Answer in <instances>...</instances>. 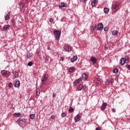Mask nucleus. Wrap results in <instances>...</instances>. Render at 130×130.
<instances>
[{"mask_svg": "<svg viewBox=\"0 0 130 130\" xmlns=\"http://www.w3.org/2000/svg\"><path fill=\"white\" fill-rule=\"evenodd\" d=\"M9 74H10V71H9L3 70L2 71V75H3V76L9 75Z\"/></svg>", "mask_w": 130, "mask_h": 130, "instance_id": "nucleus-7", "label": "nucleus"}, {"mask_svg": "<svg viewBox=\"0 0 130 130\" xmlns=\"http://www.w3.org/2000/svg\"><path fill=\"white\" fill-rule=\"evenodd\" d=\"M80 3H82V2H84V1H83V0H80Z\"/></svg>", "mask_w": 130, "mask_h": 130, "instance_id": "nucleus-50", "label": "nucleus"}, {"mask_svg": "<svg viewBox=\"0 0 130 130\" xmlns=\"http://www.w3.org/2000/svg\"><path fill=\"white\" fill-rule=\"evenodd\" d=\"M77 59H78V56L75 55L71 59V62H75Z\"/></svg>", "mask_w": 130, "mask_h": 130, "instance_id": "nucleus-9", "label": "nucleus"}, {"mask_svg": "<svg viewBox=\"0 0 130 130\" xmlns=\"http://www.w3.org/2000/svg\"><path fill=\"white\" fill-rule=\"evenodd\" d=\"M125 62L126 61L125 60H124V58H121L120 59V64L121 66H123Z\"/></svg>", "mask_w": 130, "mask_h": 130, "instance_id": "nucleus-16", "label": "nucleus"}, {"mask_svg": "<svg viewBox=\"0 0 130 130\" xmlns=\"http://www.w3.org/2000/svg\"><path fill=\"white\" fill-rule=\"evenodd\" d=\"M124 59L125 61H126H126L127 62V61H128V60H129V58L128 57V56H126L124 58Z\"/></svg>", "mask_w": 130, "mask_h": 130, "instance_id": "nucleus-28", "label": "nucleus"}, {"mask_svg": "<svg viewBox=\"0 0 130 130\" xmlns=\"http://www.w3.org/2000/svg\"><path fill=\"white\" fill-rule=\"evenodd\" d=\"M48 79V75H45L41 78V81L43 82H46V80Z\"/></svg>", "mask_w": 130, "mask_h": 130, "instance_id": "nucleus-4", "label": "nucleus"}, {"mask_svg": "<svg viewBox=\"0 0 130 130\" xmlns=\"http://www.w3.org/2000/svg\"><path fill=\"white\" fill-rule=\"evenodd\" d=\"M28 54H27V56H29V55H28Z\"/></svg>", "mask_w": 130, "mask_h": 130, "instance_id": "nucleus-51", "label": "nucleus"}, {"mask_svg": "<svg viewBox=\"0 0 130 130\" xmlns=\"http://www.w3.org/2000/svg\"><path fill=\"white\" fill-rule=\"evenodd\" d=\"M87 75L86 74L84 73L82 74V77H81V80H83L85 81V80H87Z\"/></svg>", "mask_w": 130, "mask_h": 130, "instance_id": "nucleus-17", "label": "nucleus"}, {"mask_svg": "<svg viewBox=\"0 0 130 130\" xmlns=\"http://www.w3.org/2000/svg\"><path fill=\"white\" fill-rule=\"evenodd\" d=\"M90 61H92L93 63H95L96 61H97V59L94 57H91Z\"/></svg>", "mask_w": 130, "mask_h": 130, "instance_id": "nucleus-15", "label": "nucleus"}, {"mask_svg": "<svg viewBox=\"0 0 130 130\" xmlns=\"http://www.w3.org/2000/svg\"><path fill=\"white\" fill-rule=\"evenodd\" d=\"M9 88H12L13 86V84L12 83H9Z\"/></svg>", "mask_w": 130, "mask_h": 130, "instance_id": "nucleus-39", "label": "nucleus"}, {"mask_svg": "<svg viewBox=\"0 0 130 130\" xmlns=\"http://www.w3.org/2000/svg\"><path fill=\"white\" fill-rule=\"evenodd\" d=\"M87 2V0H83V3H86Z\"/></svg>", "mask_w": 130, "mask_h": 130, "instance_id": "nucleus-49", "label": "nucleus"}, {"mask_svg": "<svg viewBox=\"0 0 130 130\" xmlns=\"http://www.w3.org/2000/svg\"><path fill=\"white\" fill-rule=\"evenodd\" d=\"M19 120V121H21L22 122H26V119L25 118H19L18 119Z\"/></svg>", "mask_w": 130, "mask_h": 130, "instance_id": "nucleus-30", "label": "nucleus"}, {"mask_svg": "<svg viewBox=\"0 0 130 130\" xmlns=\"http://www.w3.org/2000/svg\"><path fill=\"white\" fill-rule=\"evenodd\" d=\"M61 115L62 117H64L66 116L67 114H66V113H62Z\"/></svg>", "mask_w": 130, "mask_h": 130, "instance_id": "nucleus-36", "label": "nucleus"}, {"mask_svg": "<svg viewBox=\"0 0 130 130\" xmlns=\"http://www.w3.org/2000/svg\"><path fill=\"white\" fill-rule=\"evenodd\" d=\"M82 81V78H79L77 79L75 82V84H78V83H80V82Z\"/></svg>", "mask_w": 130, "mask_h": 130, "instance_id": "nucleus-24", "label": "nucleus"}, {"mask_svg": "<svg viewBox=\"0 0 130 130\" xmlns=\"http://www.w3.org/2000/svg\"><path fill=\"white\" fill-rule=\"evenodd\" d=\"M114 74H117L118 73V70L117 69H115L113 71Z\"/></svg>", "mask_w": 130, "mask_h": 130, "instance_id": "nucleus-31", "label": "nucleus"}, {"mask_svg": "<svg viewBox=\"0 0 130 130\" xmlns=\"http://www.w3.org/2000/svg\"><path fill=\"white\" fill-rule=\"evenodd\" d=\"M104 31H108V27H105L104 29Z\"/></svg>", "mask_w": 130, "mask_h": 130, "instance_id": "nucleus-38", "label": "nucleus"}, {"mask_svg": "<svg viewBox=\"0 0 130 130\" xmlns=\"http://www.w3.org/2000/svg\"><path fill=\"white\" fill-rule=\"evenodd\" d=\"M47 49H48V50H50V47H49V46H48V47H47Z\"/></svg>", "mask_w": 130, "mask_h": 130, "instance_id": "nucleus-48", "label": "nucleus"}, {"mask_svg": "<svg viewBox=\"0 0 130 130\" xmlns=\"http://www.w3.org/2000/svg\"><path fill=\"white\" fill-rule=\"evenodd\" d=\"M56 96V94L55 93H53V97L54 98H55V96Z\"/></svg>", "mask_w": 130, "mask_h": 130, "instance_id": "nucleus-45", "label": "nucleus"}, {"mask_svg": "<svg viewBox=\"0 0 130 130\" xmlns=\"http://www.w3.org/2000/svg\"><path fill=\"white\" fill-rule=\"evenodd\" d=\"M96 28V25H95V26H91V30L92 31H94V30H95V28Z\"/></svg>", "mask_w": 130, "mask_h": 130, "instance_id": "nucleus-35", "label": "nucleus"}, {"mask_svg": "<svg viewBox=\"0 0 130 130\" xmlns=\"http://www.w3.org/2000/svg\"><path fill=\"white\" fill-rule=\"evenodd\" d=\"M112 112H115V109H114V108H113L112 109Z\"/></svg>", "mask_w": 130, "mask_h": 130, "instance_id": "nucleus-47", "label": "nucleus"}, {"mask_svg": "<svg viewBox=\"0 0 130 130\" xmlns=\"http://www.w3.org/2000/svg\"><path fill=\"white\" fill-rule=\"evenodd\" d=\"M20 115H21L20 113H15L13 114V116H14V117H18V116H20Z\"/></svg>", "mask_w": 130, "mask_h": 130, "instance_id": "nucleus-22", "label": "nucleus"}, {"mask_svg": "<svg viewBox=\"0 0 130 130\" xmlns=\"http://www.w3.org/2000/svg\"><path fill=\"white\" fill-rule=\"evenodd\" d=\"M117 34H118V31H117V30H113L112 31V35L114 36H115L117 35Z\"/></svg>", "mask_w": 130, "mask_h": 130, "instance_id": "nucleus-23", "label": "nucleus"}, {"mask_svg": "<svg viewBox=\"0 0 130 130\" xmlns=\"http://www.w3.org/2000/svg\"><path fill=\"white\" fill-rule=\"evenodd\" d=\"M109 81L111 85H112V84H113V82H114V79H113L112 78H110L109 79Z\"/></svg>", "mask_w": 130, "mask_h": 130, "instance_id": "nucleus-25", "label": "nucleus"}, {"mask_svg": "<svg viewBox=\"0 0 130 130\" xmlns=\"http://www.w3.org/2000/svg\"><path fill=\"white\" fill-rule=\"evenodd\" d=\"M37 96H39V95H40V92H38L37 91Z\"/></svg>", "mask_w": 130, "mask_h": 130, "instance_id": "nucleus-46", "label": "nucleus"}, {"mask_svg": "<svg viewBox=\"0 0 130 130\" xmlns=\"http://www.w3.org/2000/svg\"><path fill=\"white\" fill-rule=\"evenodd\" d=\"M69 112H73L74 111V109L72 107H70L69 109Z\"/></svg>", "mask_w": 130, "mask_h": 130, "instance_id": "nucleus-34", "label": "nucleus"}, {"mask_svg": "<svg viewBox=\"0 0 130 130\" xmlns=\"http://www.w3.org/2000/svg\"><path fill=\"white\" fill-rule=\"evenodd\" d=\"M103 30V24L102 23H100L98 24V30L102 31Z\"/></svg>", "mask_w": 130, "mask_h": 130, "instance_id": "nucleus-3", "label": "nucleus"}, {"mask_svg": "<svg viewBox=\"0 0 130 130\" xmlns=\"http://www.w3.org/2000/svg\"><path fill=\"white\" fill-rule=\"evenodd\" d=\"M53 21V18H50V22H51V23H52V21Z\"/></svg>", "mask_w": 130, "mask_h": 130, "instance_id": "nucleus-43", "label": "nucleus"}, {"mask_svg": "<svg viewBox=\"0 0 130 130\" xmlns=\"http://www.w3.org/2000/svg\"><path fill=\"white\" fill-rule=\"evenodd\" d=\"M119 6V4L118 3L116 4L115 5L113 6L112 10H114V11H115V10H117V9H118Z\"/></svg>", "mask_w": 130, "mask_h": 130, "instance_id": "nucleus-10", "label": "nucleus"}, {"mask_svg": "<svg viewBox=\"0 0 130 130\" xmlns=\"http://www.w3.org/2000/svg\"><path fill=\"white\" fill-rule=\"evenodd\" d=\"M83 88H84L85 86H83V85L80 84L78 87L77 89L79 90V91H81Z\"/></svg>", "mask_w": 130, "mask_h": 130, "instance_id": "nucleus-19", "label": "nucleus"}, {"mask_svg": "<svg viewBox=\"0 0 130 130\" xmlns=\"http://www.w3.org/2000/svg\"><path fill=\"white\" fill-rule=\"evenodd\" d=\"M54 33L56 40H59V37H60V34H61L60 31L58 30H54Z\"/></svg>", "mask_w": 130, "mask_h": 130, "instance_id": "nucleus-1", "label": "nucleus"}, {"mask_svg": "<svg viewBox=\"0 0 130 130\" xmlns=\"http://www.w3.org/2000/svg\"><path fill=\"white\" fill-rule=\"evenodd\" d=\"M70 73H73V72H75V68L72 67L69 69Z\"/></svg>", "mask_w": 130, "mask_h": 130, "instance_id": "nucleus-27", "label": "nucleus"}, {"mask_svg": "<svg viewBox=\"0 0 130 130\" xmlns=\"http://www.w3.org/2000/svg\"><path fill=\"white\" fill-rule=\"evenodd\" d=\"M126 68L127 69H128L129 70H130V65H126Z\"/></svg>", "mask_w": 130, "mask_h": 130, "instance_id": "nucleus-40", "label": "nucleus"}, {"mask_svg": "<svg viewBox=\"0 0 130 130\" xmlns=\"http://www.w3.org/2000/svg\"><path fill=\"white\" fill-rule=\"evenodd\" d=\"M27 66H28V67H32V66H33V63L32 62V61H29L27 63Z\"/></svg>", "mask_w": 130, "mask_h": 130, "instance_id": "nucleus-33", "label": "nucleus"}, {"mask_svg": "<svg viewBox=\"0 0 130 130\" xmlns=\"http://www.w3.org/2000/svg\"><path fill=\"white\" fill-rule=\"evenodd\" d=\"M67 7L66 4L63 3H61L60 5L59 6L60 9H61V8H67Z\"/></svg>", "mask_w": 130, "mask_h": 130, "instance_id": "nucleus-14", "label": "nucleus"}, {"mask_svg": "<svg viewBox=\"0 0 130 130\" xmlns=\"http://www.w3.org/2000/svg\"><path fill=\"white\" fill-rule=\"evenodd\" d=\"M17 122H18L19 125H22V124H23V122L21 121H20L19 119L17 120Z\"/></svg>", "mask_w": 130, "mask_h": 130, "instance_id": "nucleus-32", "label": "nucleus"}, {"mask_svg": "<svg viewBox=\"0 0 130 130\" xmlns=\"http://www.w3.org/2000/svg\"><path fill=\"white\" fill-rule=\"evenodd\" d=\"M96 130H101V128L100 127H96L95 128Z\"/></svg>", "mask_w": 130, "mask_h": 130, "instance_id": "nucleus-42", "label": "nucleus"}, {"mask_svg": "<svg viewBox=\"0 0 130 130\" xmlns=\"http://www.w3.org/2000/svg\"><path fill=\"white\" fill-rule=\"evenodd\" d=\"M107 106V103H104L101 107V110H102V111L105 110V108H106Z\"/></svg>", "mask_w": 130, "mask_h": 130, "instance_id": "nucleus-5", "label": "nucleus"}, {"mask_svg": "<svg viewBox=\"0 0 130 130\" xmlns=\"http://www.w3.org/2000/svg\"><path fill=\"white\" fill-rule=\"evenodd\" d=\"M60 60H61L62 61H63V60H64L63 57H61L60 59Z\"/></svg>", "mask_w": 130, "mask_h": 130, "instance_id": "nucleus-44", "label": "nucleus"}, {"mask_svg": "<svg viewBox=\"0 0 130 130\" xmlns=\"http://www.w3.org/2000/svg\"><path fill=\"white\" fill-rule=\"evenodd\" d=\"M97 3V0H93L91 2V6L92 7H96V3Z\"/></svg>", "mask_w": 130, "mask_h": 130, "instance_id": "nucleus-18", "label": "nucleus"}, {"mask_svg": "<svg viewBox=\"0 0 130 130\" xmlns=\"http://www.w3.org/2000/svg\"><path fill=\"white\" fill-rule=\"evenodd\" d=\"M10 16H11L10 12H9L6 16H5V21H8L10 19Z\"/></svg>", "mask_w": 130, "mask_h": 130, "instance_id": "nucleus-11", "label": "nucleus"}, {"mask_svg": "<svg viewBox=\"0 0 130 130\" xmlns=\"http://www.w3.org/2000/svg\"><path fill=\"white\" fill-rule=\"evenodd\" d=\"M10 27L11 26L10 25H5L3 27V29L4 30H9V29H10Z\"/></svg>", "mask_w": 130, "mask_h": 130, "instance_id": "nucleus-20", "label": "nucleus"}, {"mask_svg": "<svg viewBox=\"0 0 130 130\" xmlns=\"http://www.w3.org/2000/svg\"><path fill=\"white\" fill-rule=\"evenodd\" d=\"M14 79H17L18 77H19V73L17 72H13V76Z\"/></svg>", "mask_w": 130, "mask_h": 130, "instance_id": "nucleus-8", "label": "nucleus"}, {"mask_svg": "<svg viewBox=\"0 0 130 130\" xmlns=\"http://www.w3.org/2000/svg\"><path fill=\"white\" fill-rule=\"evenodd\" d=\"M105 85L106 86H109V84H110V82L109 81V79L107 80L105 82Z\"/></svg>", "mask_w": 130, "mask_h": 130, "instance_id": "nucleus-26", "label": "nucleus"}, {"mask_svg": "<svg viewBox=\"0 0 130 130\" xmlns=\"http://www.w3.org/2000/svg\"><path fill=\"white\" fill-rule=\"evenodd\" d=\"M104 12L105 14H108V13H109V9L108 8H105L104 9Z\"/></svg>", "mask_w": 130, "mask_h": 130, "instance_id": "nucleus-21", "label": "nucleus"}, {"mask_svg": "<svg viewBox=\"0 0 130 130\" xmlns=\"http://www.w3.org/2000/svg\"><path fill=\"white\" fill-rule=\"evenodd\" d=\"M64 49L66 51H71V50H72V47L70 46H65Z\"/></svg>", "mask_w": 130, "mask_h": 130, "instance_id": "nucleus-6", "label": "nucleus"}, {"mask_svg": "<svg viewBox=\"0 0 130 130\" xmlns=\"http://www.w3.org/2000/svg\"><path fill=\"white\" fill-rule=\"evenodd\" d=\"M45 63H47V61H48V58H47V57H46L45 58Z\"/></svg>", "mask_w": 130, "mask_h": 130, "instance_id": "nucleus-37", "label": "nucleus"}, {"mask_svg": "<svg viewBox=\"0 0 130 130\" xmlns=\"http://www.w3.org/2000/svg\"><path fill=\"white\" fill-rule=\"evenodd\" d=\"M54 118H55V116H54V115H52V116H51V119H54Z\"/></svg>", "mask_w": 130, "mask_h": 130, "instance_id": "nucleus-41", "label": "nucleus"}, {"mask_svg": "<svg viewBox=\"0 0 130 130\" xmlns=\"http://www.w3.org/2000/svg\"><path fill=\"white\" fill-rule=\"evenodd\" d=\"M20 81H17L14 84V87H15V88H18V87L20 86Z\"/></svg>", "mask_w": 130, "mask_h": 130, "instance_id": "nucleus-12", "label": "nucleus"}, {"mask_svg": "<svg viewBox=\"0 0 130 130\" xmlns=\"http://www.w3.org/2000/svg\"><path fill=\"white\" fill-rule=\"evenodd\" d=\"M80 114H78L75 117V122H78L80 120Z\"/></svg>", "mask_w": 130, "mask_h": 130, "instance_id": "nucleus-13", "label": "nucleus"}, {"mask_svg": "<svg viewBox=\"0 0 130 130\" xmlns=\"http://www.w3.org/2000/svg\"><path fill=\"white\" fill-rule=\"evenodd\" d=\"M28 54H27V56H29V55H28Z\"/></svg>", "mask_w": 130, "mask_h": 130, "instance_id": "nucleus-52", "label": "nucleus"}, {"mask_svg": "<svg viewBox=\"0 0 130 130\" xmlns=\"http://www.w3.org/2000/svg\"><path fill=\"white\" fill-rule=\"evenodd\" d=\"M30 117L31 119H34L35 118V114H30Z\"/></svg>", "mask_w": 130, "mask_h": 130, "instance_id": "nucleus-29", "label": "nucleus"}, {"mask_svg": "<svg viewBox=\"0 0 130 130\" xmlns=\"http://www.w3.org/2000/svg\"><path fill=\"white\" fill-rule=\"evenodd\" d=\"M95 78L96 80V86H101L102 85V80L99 78V76H96Z\"/></svg>", "mask_w": 130, "mask_h": 130, "instance_id": "nucleus-2", "label": "nucleus"}]
</instances>
